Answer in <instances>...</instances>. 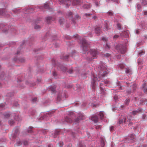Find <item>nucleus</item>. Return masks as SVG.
<instances>
[{"mask_svg":"<svg viewBox=\"0 0 147 147\" xmlns=\"http://www.w3.org/2000/svg\"><path fill=\"white\" fill-rule=\"evenodd\" d=\"M99 68H100V71L98 74V78L97 77H96L94 75H93L92 77V87L94 89H95V83L96 82V80L100 81L102 78L105 77L106 75L109 72L106 65L103 63H101Z\"/></svg>","mask_w":147,"mask_h":147,"instance_id":"f257e3e1","label":"nucleus"},{"mask_svg":"<svg viewBox=\"0 0 147 147\" xmlns=\"http://www.w3.org/2000/svg\"><path fill=\"white\" fill-rule=\"evenodd\" d=\"M82 43L81 47H82V50L84 51H86L88 50L89 47V44L87 43L86 40L83 38L82 39H80Z\"/></svg>","mask_w":147,"mask_h":147,"instance_id":"f03ea898","label":"nucleus"},{"mask_svg":"<svg viewBox=\"0 0 147 147\" xmlns=\"http://www.w3.org/2000/svg\"><path fill=\"white\" fill-rule=\"evenodd\" d=\"M97 54V51L95 49L90 50L88 53V54H90L91 57V58H88V59L89 60L91 61L93 59L96 58Z\"/></svg>","mask_w":147,"mask_h":147,"instance_id":"7ed1b4c3","label":"nucleus"},{"mask_svg":"<svg viewBox=\"0 0 147 147\" xmlns=\"http://www.w3.org/2000/svg\"><path fill=\"white\" fill-rule=\"evenodd\" d=\"M131 120V119H128L127 118H126V117H125L123 119H119L118 123L119 124H125L126 123H128L129 124L130 121Z\"/></svg>","mask_w":147,"mask_h":147,"instance_id":"20e7f679","label":"nucleus"},{"mask_svg":"<svg viewBox=\"0 0 147 147\" xmlns=\"http://www.w3.org/2000/svg\"><path fill=\"white\" fill-rule=\"evenodd\" d=\"M116 49L118 51H120L122 54L124 53L126 51L125 48L122 45H117L116 47Z\"/></svg>","mask_w":147,"mask_h":147,"instance_id":"39448f33","label":"nucleus"},{"mask_svg":"<svg viewBox=\"0 0 147 147\" xmlns=\"http://www.w3.org/2000/svg\"><path fill=\"white\" fill-rule=\"evenodd\" d=\"M85 118V116L81 113H79L78 114V117L75 120V122L76 124L79 122L80 120H83Z\"/></svg>","mask_w":147,"mask_h":147,"instance_id":"423d86ee","label":"nucleus"},{"mask_svg":"<svg viewBox=\"0 0 147 147\" xmlns=\"http://www.w3.org/2000/svg\"><path fill=\"white\" fill-rule=\"evenodd\" d=\"M59 3L64 4L66 5L67 7H68L71 4L70 0H59Z\"/></svg>","mask_w":147,"mask_h":147,"instance_id":"0eeeda50","label":"nucleus"},{"mask_svg":"<svg viewBox=\"0 0 147 147\" xmlns=\"http://www.w3.org/2000/svg\"><path fill=\"white\" fill-rule=\"evenodd\" d=\"M142 109L139 108L136 110L133 111L132 112V114L133 115H137L138 114L142 113Z\"/></svg>","mask_w":147,"mask_h":147,"instance_id":"6e6552de","label":"nucleus"},{"mask_svg":"<svg viewBox=\"0 0 147 147\" xmlns=\"http://www.w3.org/2000/svg\"><path fill=\"white\" fill-rule=\"evenodd\" d=\"M91 120L95 123H96L98 121V118L96 116H94L91 117Z\"/></svg>","mask_w":147,"mask_h":147,"instance_id":"1a4fd4ad","label":"nucleus"},{"mask_svg":"<svg viewBox=\"0 0 147 147\" xmlns=\"http://www.w3.org/2000/svg\"><path fill=\"white\" fill-rule=\"evenodd\" d=\"M95 31L98 34V36H99V34H100V28L98 27H96L95 28Z\"/></svg>","mask_w":147,"mask_h":147,"instance_id":"9d476101","label":"nucleus"},{"mask_svg":"<svg viewBox=\"0 0 147 147\" xmlns=\"http://www.w3.org/2000/svg\"><path fill=\"white\" fill-rule=\"evenodd\" d=\"M56 88V86L55 85H53L51 86L50 88V90L51 91V92L54 93L55 91V89Z\"/></svg>","mask_w":147,"mask_h":147,"instance_id":"9b49d317","label":"nucleus"},{"mask_svg":"<svg viewBox=\"0 0 147 147\" xmlns=\"http://www.w3.org/2000/svg\"><path fill=\"white\" fill-rule=\"evenodd\" d=\"M81 1L80 0H74L73 2V5H76L77 4H80Z\"/></svg>","mask_w":147,"mask_h":147,"instance_id":"f8f14e48","label":"nucleus"},{"mask_svg":"<svg viewBox=\"0 0 147 147\" xmlns=\"http://www.w3.org/2000/svg\"><path fill=\"white\" fill-rule=\"evenodd\" d=\"M59 132L60 130L59 129L55 130V133H54V134L53 135V137L54 138L56 137L59 134Z\"/></svg>","mask_w":147,"mask_h":147,"instance_id":"ddd939ff","label":"nucleus"},{"mask_svg":"<svg viewBox=\"0 0 147 147\" xmlns=\"http://www.w3.org/2000/svg\"><path fill=\"white\" fill-rule=\"evenodd\" d=\"M65 121L67 122L71 123L72 122V120L70 117H66L65 119Z\"/></svg>","mask_w":147,"mask_h":147,"instance_id":"4468645a","label":"nucleus"},{"mask_svg":"<svg viewBox=\"0 0 147 147\" xmlns=\"http://www.w3.org/2000/svg\"><path fill=\"white\" fill-rule=\"evenodd\" d=\"M6 13L5 9H0V15H5Z\"/></svg>","mask_w":147,"mask_h":147,"instance_id":"2eb2a0df","label":"nucleus"},{"mask_svg":"<svg viewBox=\"0 0 147 147\" xmlns=\"http://www.w3.org/2000/svg\"><path fill=\"white\" fill-rule=\"evenodd\" d=\"M146 86V84L145 83H144L142 85V88H144V90L145 93H147V88H145V87Z\"/></svg>","mask_w":147,"mask_h":147,"instance_id":"dca6fc26","label":"nucleus"},{"mask_svg":"<svg viewBox=\"0 0 147 147\" xmlns=\"http://www.w3.org/2000/svg\"><path fill=\"white\" fill-rule=\"evenodd\" d=\"M101 146L102 147H103L105 145V141L103 138H101Z\"/></svg>","mask_w":147,"mask_h":147,"instance_id":"f3484780","label":"nucleus"},{"mask_svg":"<svg viewBox=\"0 0 147 147\" xmlns=\"http://www.w3.org/2000/svg\"><path fill=\"white\" fill-rule=\"evenodd\" d=\"M10 113H9L8 112L4 113L3 114V115H4L5 118H7L10 116Z\"/></svg>","mask_w":147,"mask_h":147,"instance_id":"a211bd4d","label":"nucleus"},{"mask_svg":"<svg viewBox=\"0 0 147 147\" xmlns=\"http://www.w3.org/2000/svg\"><path fill=\"white\" fill-rule=\"evenodd\" d=\"M46 20L47 21V22L48 23H49V21L52 20V21H54V20H53V18L51 17H49L47 18Z\"/></svg>","mask_w":147,"mask_h":147,"instance_id":"6ab92c4d","label":"nucleus"},{"mask_svg":"<svg viewBox=\"0 0 147 147\" xmlns=\"http://www.w3.org/2000/svg\"><path fill=\"white\" fill-rule=\"evenodd\" d=\"M103 85V84L102 83H100V87L101 89V93H102L103 94H105L104 91V89L102 87V85Z\"/></svg>","mask_w":147,"mask_h":147,"instance_id":"aec40b11","label":"nucleus"},{"mask_svg":"<svg viewBox=\"0 0 147 147\" xmlns=\"http://www.w3.org/2000/svg\"><path fill=\"white\" fill-rule=\"evenodd\" d=\"M4 74L3 72H2L1 73H0V79L1 80H3V79H5V78H4Z\"/></svg>","mask_w":147,"mask_h":147,"instance_id":"412c9836","label":"nucleus"},{"mask_svg":"<svg viewBox=\"0 0 147 147\" xmlns=\"http://www.w3.org/2000/svg\"><path fill=\"white\" fill-rule=\"evenodd\" d=\"M91 7V5L90 4H85L83 6V7L84 8H90Z\"/></svg>","mask_w":147,"mask_h":147,"instance_id":"4be33fe9","label":"nucleus"},{"mask_svg":"<svg viewBox=\"0 0 147 147\" xmlns=\"http://www.w3.org/2000/svg\"><path fill=\"white\" fill-rule=\"evenodd\" d=\"M131 70L129 68H127L126 69L125 72L127 73H129L131 74Z\"/></svg>","mask_w":147,"mask_h":147,"instance_id":"5701e85b","label":"nucleus"},{"mask_svg":"<svg viewBox=\"0 0 147 147\" xmlns=\"http://www.w3.org/2000/svg\"><path fill=\"white\" fill-rule=\"evenodd\" d=\"M137 9L138 10V12H140L141 11V6L139 4H138L137 6Z\"/></svg>","mask_w":147,"mask_h":147,"instance_id":"b1692460","label":"nucleus"},{"mask_svg":"<svg viewBox=\"0 0 147 147\" xmlns=\"http://www.w3.org/2000/svg\"><path fill=\"white\" fill-rule=\"evenodd\" d=\"M99 115L101 119H102L103 118L104 114L102 112H100L99 113Z\"/></svg>","mask_w":147,"mask_h":147,"instance_id":"393cba45","label":"nucleus"},{"mask_svg":"<svg viewBox=\"0 0 147 147\" xmlns=\"http://www.w3.org/2000/svg\"><path fill=\"white\" fill-rule=\"evenodd\" d=\"M53 113V112H52L49 113H46V116H45L44 117V118H42V119H45V118H46V117H48V116L50 117V115H51V114Z\"/></svg>","mask_w":147,"mask_h":147,"instance_id":"a878e982","label":"nucleus"},{"mask_svg":"<svg viewBox=\"0 0 147 147\" xmlns=\"http://www.w3.org/2000/svg\"><path fill=\"white\" fill-rule=\"evenodd\" d=\"M64 21V19L62 18H61L59 20V22L60 24L61 25L63 24Z\"/></svg>","mask_w":147,"mask_h":147,"instance_id":"bb28decb","label":"nucleus"},{"mask_svg":"<svg viewBox=\"0 0 147 147\" xmlns=\"http://www.w3.org/2000/svg\"><path fill=\"white\" fill-rule=\"evenodd\" d=\"M69 57V55H66L64 56H63L62 57H61V59H66L68 58V57Z\"/></svg>","mask_w":147,"mask_h":147,"instance_id":"cd10ccee","label":"nucleus"},{"mask_svg":"<svg viewBox=\"0 0 147 147\" xmlns=\"http://www.w3.org/2000/svg\"><path fill=\"white\" fill-rule=\"evenodd\" d=\"M130 102V99H126L125 101V103L126 105H127Z\"/></svg>","mask_w":147,"mask_h":147,"instance_id":"c85d7f7f","label":"nucleus"},{"mask_svg":"<svg viewBox=\"0 0 147 147\" xmlns=\"http://www.w3.org/2000/svg\"><path fill=\"white\" fill-rule=\"evenodd\" d=\"M9 123L11 125H13L14 123V122L13 120H11L9 121Z\"/></svg>","mask_w":147,"mask_h":147,"instance_id":"c756f323","label":"nucleus"},{"mask_svg":"<svg viewBox=\"0 0 147 147\" xmlns=\"http://www.w3.org/2000/svg\"><path fill=\"white\" fill-rule=\"evenodd\" d=\"M117 28L118 29H119V30H121V26L120 24H119V23L117 24Z\"/></svg>","mask_w":147,"mask_h":147,"instance_id":"7c9ffc66","label":"nucleus"},{"mask_svg":"<svg viewBox=\"0 0 147 147\" xmlns=\"http://www.w3.org/2000/svg\"><path fill=\"white\" fill-rule=\"evenodd\" d=\"M60 68L63 71H65L66 69V68L63 66H61Z\"/></svg>","mask_w":147,"mask_h":147,"instance_id":"2f4dec72","label":"nucleus"},{"mask_svg":"<svg viewBox=\"0 0 147 147\" xmlns=\"http://www.w3.org/2000/svg\"><path fill=\"white\" fill-rule=\"evenodd\" d=\"M49 4L48 3H46L44 5V7L45 9L49 7Z\"/></svg>","mask_w":147,"mask_h":147,"instance_id":"473e14b6","label":"nucleus"},{"mask_svg":"<svg viewBox=\"0 0 147 147\" xmlns=\"http://www.w3.org/2000/svg\"><path fill=\"white\" fill-rule=\"evenodd\" d=\"M33 128V127H30L29 130H28V133H32V129Z\"/></svg>","mask_w":147,"mask_h":147,"instance_id":"72a5a7b5","label":"nucleus"},{"mask_svg":"<svg viewBox=\"0 0 147 147\" xmlns=\"http://www.w3.org/2000/svg\"><path fill=\"white\" fill-rule=\"evenodd\" d=\"M19 11V9H13V11L14 13H16Z\"/></svg>","mask_w":147,"mask_h":147,"instance_id":"f704fd0d","label":"nucleus"},{"mask_svg":"<svg viewBox=\"0 0 147 147\" xmlns=\"http://www.w3.org/2000/svg\"><path fill=\"white\" fill-rule=\"evenodd\" d=\"M119 67L121 69L123 68L124 67V65L123 64H120L119 65Z\"/></svg>","mask_w":147,"mask_h":147,"instance_id":"c9c22d12","label":"nucleus"},{"mask_svg":"<svg viewBox=\"0 0 147 147\" xmlns=\"http://www.w3.org/2000/svg\"><path fill=\"white\" fill-rule=\"evenodd\" d=\"M58 144L59 146L61 147L63 146V142H61L58 143Z\"/></svg>","mask_w":147,"mask_h":147,"instance_id":"e433bc0d","label":"nucleus"},{"mask_svg":"<svg viewBox=\"0 0 147 147\" xmlns=\"http://www.w3.org/2000/svg\"><path fill=\"white\" fill-rule=\"evenodd\" d=\"M21 144V143L20 142V141H19V142H17L16 144H15V147L16 146H19V145H20Z\"/></svg>","mask_w":147,"mask_h":147,"instance_id":"4c0bfd02","label":"nucleus"},{"mask_svg":"<svg viewBox=\"0 0 147 147\" xmlns=\"http://www.w3.org/2000/svg\"><path fill=\"white\" fill-rule=\"evenodd\" d=\"M102 40L104 42H107L108 40L107 38H103L102 39Z\"/></svg>","mask_w":147,"mask_h":147,"instance_id":"58836bf2","label":"nucleus"},{"mask_svg":"<svg viewBox=\"0 0 147 147\" xmlns=\"http://www.w3.org/2000/svg\"><path fill=\"white\" fill-rule=\"evenodd\" d=\"M35 29H38L40 28V26L38 25H36L34 27Z\"/></svg>","mask_w":147,"mask_h":147,"instance_id":"ea45409f","label":"nucleus"},{"mask_svg":"<svg viewBox=\"0 0 147 147\" xmlns=\"http://www.w3.org/2000/svg\"><path fill=\"white\" fill-rule=\"evenodd\" d=\"M142 3L144 5H146L147 4V1L145 0H144L142 1Z\"/></svg>","mask_w":147,"mask_h":147,"instance_id":"a19ab883","label":"nucleus"},{"mask_svg":"<svg viewBox=\"0 0 147 147\" xmlns=\"http://www.w3.org/2000/svg\"><path fill=\"white\" fill-rule=\"evenodd\" d=\"M19 131V128L18 127H16L15 128V133L16 134H17Z\"/></svg>","mask_w":147,"mask_h":147,"instance_id":"79ce46f5","label":"nucleus"},{"mask_svg":"<svg viewBox=\"0 0 147 147\" xmlns=\"http://www.w3.org/2000/svg\"><path fill=\"white\" fill-rule=\"evenodd\" d=\"M96 129H98L101 128V126L100 125H98L96 127Z\"/></svg>","mask_w":147,"mask_h":147,"instance_id":"37998d69","label":"nucleus"},{"mask_svg":"<svg viewBox=\"0 0 147 147\" xmlns=\"http://www.w3.org/2000/svg\"><path fill=\"white\" fill-rule=\"evenodd\" d=\"M105 25V30H108V24L106 23Z\"/></svg>","mask_w":147,"mask_h":147,"instance_id":"c03bdc74","label":"nucleus"},{"mask_svg":"<svg viewBox=\"0 0 147 147\" xmlns=\"http://www.w3.org/2000/svg\"><path fill=\"white\" fill-rule=\"evenodd\" d=\"M119 36V35H115L113 37V38L114 39H116L117 38H118Z\"/></svg>","mask_w":147,"mask_h":147,"instance_id":"a18cd8bd","label":"nucleus"},{"mask_svg":"<svg viewBox=\"0 0 147 147\" xmlns=\"http://www.w3.org/2000/svg\"><path fill=\"white\" fill-rule=\"evenodd\" d=\"M135 137V135L134 134H132L130 136V138L132 140L134 139Z\"/></svg>","mask_w":147,"mask_h":147,"instance_id":"49530a36","label":"nucleus"},{"mask_svg":"<svg viewBox=\"0 0 147 147\" xmlns=\"http://www.w3.org/2000/svg\"><path fill=\"white\" fill-rule=\"evenodd\" d=\"M110 46L108 44H106V45L105 46V48L106 49H109L110 48Z\"/></svg>","mask_w":147,"mask_h":147,"instance_id":"de8ad7c7","label":"nucleus"},{"mask_svg":"<svg viewBox=\"0 0 147 147\" xmlns=\"http://www.w3.org/2000/svg\"><path fill=\"white\" fill-rule=\"evenodd\" d=\"M5 106V105L3 104H1L0 105V107L1 108L3 109Z\"/></svg>","mask_w":147,"mask_h":147,"instance_id":"09e8293b","label":"nucleus"},{"mask_svg":"<svg viewBox=\"0 0 147 147\" xmlns=\"http://www.w3.org/2000/svg\"><path fill=\"white\" fill-rule=\"evenodd\" d=\"M72 14V13L71 12H70L68 14H67V16L69 17L70 16H71Z\"/></svg>","mask_w":147,"mask_h":147,"instance_id":"8fccbe9b","label":"nucleus"},{"mask_svg":"<svg viewBox=\"0 0 147 147\" xmlns=\"http://www.w3.org/2000/svg\"><path fill=\"white\" fill-rule=\"evenodd\" d=\"M114 99L115 100V101H117V100L118 98L117 96H115L114 97Z\"/></svg>","mask_w":147,"mask_h":147,"instance_id":"3c124183","label":"nucleus"},{"mask_svg":"<svg viewBox=\"0 0 147 147\" xmlns=\"http://www.w3.org/2000/svg\"><path fill=\"white\" fill-rule=\"evenodd\" d=\"M110 55V54L109 53H107L105 55V56L106 57H108Z\"/></svg>","mask_w":147,"mask_h":147,"instance_id":"603ef678","label":"nucleus"},{"mask_svg":"<svg viewBox=\"0 0 147 147\" xmlns=\"http://www.w3.org/2000/svg\"><path fill=\"white\" fill-rule=\"evenodd\" d=\"M28 142L27 141H24V145H26L28 144Z\"/></svg>","mask_w":147,"mask_h":147,"instance_id":"864d4df0","label":"nucleus"},{"mask_svg":"<svg viewBox=\"0 0 147 147\" xmlns=\"http://www.w3.org/2000/svg\"><path fill=\"white\" fill-rule=\"evenodd\" d=\"M53 76H55L57 75V74L56 73L55 71H54L53 72Z\"/></svg>","mask_w":147,"mask_h":147,"instance_id":"5fc2aeb1","label":"nucleus"},{"mask_svg":"<svg viewBox=\"0 0 147 147\" xmlns=\"http://www.w3.org/2000/svg\"><path fill=\"white\" fill-rule=\"evenodd\" d=\"M114 129V127L113 126H112L111 127L110 131H112Z\"/></svg>","mask_w":147,"mask_h":147,"instance_id":"6e6d98bb","label":"nucleus"},{"mask_svg":"<svg viewBox=\"0 0 147 147\" xmlns=\"http://www.w3.org/2000/svg\"><path fill=\"white\" fill-rule=\"evenodd\" d=\"M36 100H37V98H33L32 100V101L33 102H34V101H36Z\"/></svg>","mask_w":147,"mask_h":147,"instance_id":"4d7b16f0","label":"nucleus"},{"mask_svg":"<svg viewBox=\"0 0 147 147\" xmlns=\"http://www.w3.org/2000/svg\"><path fill=\"white\" fill-rule=\"evenodd\" d=\"M92 14H89V13H86L85 14V15L86 16H90V15H91Z\"/></svg>","mask_w":147,"mask_h":147,"instance_id":"13d9d810","label":"nucleus"},{"mask_svg":"<svg viewBox=\"0 0 147 147\" xmlns=\"http://www.w3.org/2000/svg\"><path fill=\"white\" fill-rule=\"evenodd\" d=\"M79 147H85V146L84 145H82L81 144L79 145Z\"/></svg>","mask_w":147,"mask_h":147,"instance_id":"bf43d9fd","label":"nucleus"},{"mask_svg":"<svg viewBox=\"0 0 147 147\" xmlns=\"http://www.w3.org/2000/svg\"><path fill=\"white\" fill-rule=\"evenodd\" d=\"M109 14L110 15H113V13L111 12H109Z\"/></svg>","mask_w":147,"mask_h":147,"instance_id":"052dcab7","label":"nucleus"},{"mask_svg":"<svg viewBox=\"0 0 147 147\" xmlns=\"http://www.w3.org/2000/svg\"><path fill=\"white\" fill-rule=\"evenodd\" d=\"M55 46L56 47H58L59 46V45L57 44H55Z\"/></svg>","mask_w":147,"mask_h":147,"instance_id":"680f3d73","label":"nucleus"},{"mask_svg":"<svg viewBox=\"0 0 147 147\" xmlns=\"http://www.w3.org/2000/svg\"><path fill=\"white\" fill-rule=\"evenodd\" d=\"M141 53H144V52L143 51H142V52H140L139 53V55H142V54H141Z\"/></svg>","mask_w":147,"mask_h":147,"instance_id":"e2e57ef3","label":"nucleus"},{"mask_svg":"<svg viewBox=\"0 0 147 147\" xmlns=\"http://www.w3.org/2000/svg\"><path fill=\"white\" fill-rule=\"evenodd\" d=\"M125 32H123L121 33V36H122L124 34H125Z\"/></svg>","mask_w":147,"mask_h":147,"instance_id":"0e129e2a","label":"nucleus"},{"mask_svg":"<svg viewBox=\"0 0 147 147\" xmlns=\"http://www.w3.org/2000/svg\"><path fill=\"white\" fill-rule=\"evenodd\" d=\"M79 16L77 15L76 16V18H79Z\"/></svg>","mask_w":147,"mask_h":147,"instance_id":"69168bd1","label":"nucleus"},{"mask_svg":"<svg viewBox=\"0 0 147 147\" xmlns=\"http://www.w3.org/2000/svg\"><path fill=\"white\" fill-rule=\"evenodd\" d=\"M144 14L145 15H147V11H144Z\"/></svg>","mask_w":147,"mask_h":147,"instance_id":"338daca9","label":"nucleus"},{"mask_svg":"<svg viewBox=\"0 0 147 147\" xmlns=\"http://www.w3.org/2000/svg\"><path fill=\"white\" fill-rule=\"evenodd\" d=\"M96 18H97V17H96V16H93V18L94 19H96Z\"/></svg>","mask_w":147,"mask_h":147,"instance_id":"774afa93","label":"nucleus"}]
</instances>
